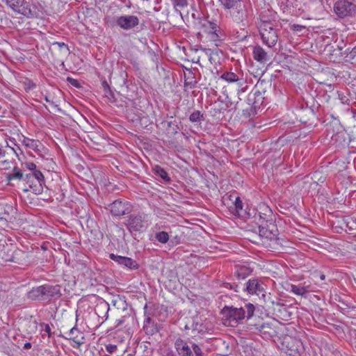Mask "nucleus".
Listing matches in <instances>:
<instances>
[{
	"mask_svg": "<svg viewBox=\"0 0 356 356\" xmlns=\"http://www.w3.org/2000/svg\"><path fill=\"white\" fill-rule=\"evenodd\" d=\"M277 323H264L259 326V331L264 339H270L278 334Z\"/></svg>",
	"mask_w": 356,
	"mask_h": 356,
	"instance_id": "12",
	"label": "nucleus"
},
{
	"mask_svg": "<svg viewBox=\"0 0 356 356\" xmlns=\"http://www.w3.org/2000/svg\"><path fill=\"white\" fill-rule=\"evenodd\" d=\"M302 28H303V26L301 25H298V24L293 25V30H296V31H301Z\"/></svg>",
	"mask_w": 356,
	"mask_h": 356,
	"instance_id": "45",
	"label": "nucleus"
},
{
	"mask_svg": "<svg viewBox=\"0 0 356 356\" xmlns=\"http://www.w3.org/2000/svg\"><path fill=\"white\" fill-rule=\"evenodd\" d=\"M14 12L21 14L27 18H37L38 13L33 10L31 6L24 0H3Z\"/></svg>",
	"mask_w": 356,
	"mask_h": 356,
	"instance_id": "6",
	"label": "nucleus"
},
{
	"mask_svg": "<svg viewBox=\"0 0 356 356\" xmlns=\"http://www.w3.org/2000/svg\"><path fill=\"white\" fill-rule=\"evenodd\" d=\"M106 90H108L106 89ZM105 95H106V97H108V98H109V95H110V96H111L112 97H113V92H111V93H110L108 91H107V92H106V93H105Z\"/></svg>",
	"mask_w": 356,
	"mask_h": 356,
	"instance_id": "48",
	"label": "nucleus"
},
{
	"mask_svg": "<svg viewBox=\"0 0 356 356\" xmlns=\"http://www.w3.org/2000/svg\"><path fill=\"white\" fill-rule=\"evenodd\" d=\"M27 297L32 300H44L42 286L33 288L27 293Z\"/></svg>",
	"mask_w": 356,
	"mask_h": 356,
	"instance_id": "24",
	"label": "nucleus"
},
{
	"mask_svg": "<svg viewBox=\"0 0 356 356\" xmlns=\"http://www.w3.org/2000/svg\"><path fill=\"white\" fill-rule=\"evenodd\" d=\"M157 177H159V179L157 178V181L161 184H169L171 181L168 173L159 165H157Z\"/></svg>",
	"mask_w": 356,
	"mask_h": 356,
	"instance_id": "27",
	"label": "nucleus"
},
{
	"mask_svg": "<svg viewBox=\"0 0 356 356\" xmlns=\"http://www.w3.org/2000/svg\"><path fill=\"white\" fill-rule=\"evenodd\" d=\"M252 273V269L245 263L235 266V275L238 280H244Z\"/></svg>",
	"mask_w": 356,
	"mask_h": 356,
	"instance_id": "20",
	"label": "nucleus"
},
{
	"mask_svg": "<svg viewBox=\"0 0 356 356\" xmlns=\"http://www.w3.org/2000/svg\"><path fill=\"white\" fill-rule=\"evenodd\" d=\"M201 51L202 52H205L206 54H209V61L211 64H213V63H215V59L212 55V52L211 51V49H201Z\"/></svg>",
	"mask_w": 356,
	"mask_h": 356,
	"instance_id": "40",
	"label": "nucleus"
},
{
	"mask_svg": "<svg viewBox=\"0 0 356 356\" xmlns=\"http://www.w3.org/2000/svg\"><path fill=\"white\" fill-rule=\"evenodd\" d=\"M175 347L179 356H193V351L188 343L182 339H177Z\"/></svg>",
	"mask_w": 356,
	"mask_h": 356,
	"instance_id": "21",
	"label": "nucleus"
},
{
	"mask_svg": "<svg viewBox=\"0 0 356 356\" xmlns=\"http://www.w3.org/2000/svg\"><path fill=\"white\" fill-rule=\"evenodd\" d=\"M26 168L33 172L36 170V165L33 162H29L25 163Z\"/></svg>",
	"mask_w": 356,
	"mask_h": 356,
	"instance_id": "42",
	"label": "nucleus"
},
{
	"mask_svg": "<svg viewBox=\"0 0 356 356\" xmlns=\"http://www.w3.org/2000/svg\"><path fill=\"white\" fill-rule=\"evenodd\" d=\"M127 356H134V355H131V354H128Z\"/></svg>",
	"mask_w": 356,
	"mask_h": 356,
	"instance_id": "55",
	"label": "nucleus"
},
{
	"mask_svg": "<svg viewBox=\"0 0 356 356\" xmlns=\"http://www.w3.org/2000/svg\"><path fill=\"white\" fill-rule=\"evenodd\" d=\"M10 152L15 154L17 157L19 156L18 153L15 148L8 146V145H7L6 147L0 145V160H1L3 163H8L7 160L2 159L6 158L7 155H9Z\"/></svg>",
	"mask_w": 356,
	"mask_h": 356,
	"instance_id": "26",
	"label": "nucleus"
},
{
	"mask_svg": "<svg viewBox=\"0 0 356 356\" xmlns=\"http://www.w3.org/2000/svg\"><path fill=\"white\" fill-rule=\"evenodd\" d=\"M220 79L226 81L228 83H236L238 89L243 85L244 81L242 76L240 77L238 74L232 72H225L220 76Z\"/></svg>",
	"mask_w": 356,
	"mask_h": 356,
	"instance_id": "22",
	"label": "nucleus"
},
{
	"mask_svg": "<svg viewBox=\"0 0 356 356\" xmlns=\"http://www.w3.org/2000/svg\"><path fill=\"white\" fill-rule=\"evenodd\" d=\"M163 127L165 125L168 126V129H167L168 134L170 135H175L179 130V127L176 124L175 121L170 120L167 122H163L161 123Z\"/></svg>",
	"mask_w": 356,
	"mask_h": 356,
	"instance_id": "29",
	"label": "nucleus"
},
{
	"mask_svg": "<svg viewBox=\"0 0 356 356\" xmlns=\"http://www.w3.org/2000/svg\"><path fill=\"white\" fill-rule=\"evenodd\" d=\"M186 84H188V85H194L195 83V81H191V82H187L186 83Z\"/></svg>",
	"mask_w": 356,
	"mask_h": 356,
	"instance_id": "51",
	"label": "nucleus"
},
{
	"mask_svg": "<svg viewBox=\"0 0 356 356\" xmlns=\"http://www.w3.org/2000/svg\"><path fill=\"white\" fill-rule=\"evenodd\" d=\"M220 1L226 9L231 10V15L235 22L239 23L243 21L245 17V12L241 0Z\"/></svg>",
	"mask_w": 356,
	"mask_h": 356,
	"instance_id": "9",
	"label": "nucleus"
},
{
	"mask_svg": "<svg viewBox=\"0 0 356 356\" xmlns=\"http://www.w3.org/2000/svg\"><path fill=\"white\" fill-rule=\"evenodd\" d=\"M162 72L163 73V88L166 89L170 88L171 86V71L170 70H165L164 68H162Z\"/></svg>",
	"mask_w": 356,
	"mask_h": 356,
	"instance_id": "32",
	"label": "nucleus"
},
{
	"mask_svg": "<svg viewBox=\"0 0 356 356\" xmlns=\"http://www.w3.org/2000/svg\"><path fill=\"white\" fill-rule=\"evenodd\" d=\"M109 305L106 302H102L95 308L96 314L100 316V314H102V312H105L104 316L106 319L108 318V311H109Z\"/></svg>",
	"mask_w": 356,
	"mask_h": 356,
	"instance_id": "30",
	"label": "nucleus"
},
{
	"mask_svg": "<svg viewBox=\"0 0 356 356\" xmlns=\"http://www.w3.org/2000/svg\"><path fill=\"white\" fill-rule=\"evenodd\" d=\"M53 46H57L60 51L64 55L70 54V49L68 46L64 42H55L53 43Z\"/></svg>",
	"mask_w": 356,
	"mask_h": 356,
	"instance_id": "35",
	"label": "nucleus"
},
{
	"mask_svg": "<svg viewBox=\"0 0 356 356\" xmlns=\"http://www.w3.org/2000/svg\"><path fill=\"white\" fill-rule=\"evenodd\" d=\"M263 42L268 47H274L277 41V34L270 22L264 21L259 25Z\"/></svg>",
	"mask_w": 356,
	"mask_h": 356,
	"instance_id": "8",
	"label": "nucleus"
},
{
	"mask_svg": "<svg viewBox=\"0 0 356 356\" xmlns=\"http://www.w3.org/2000/svg\"><path fill=\"white\" fill-rule=\"evenodd\" d=\"M202 356H204V355H202Z\"/></svg>",
	"mask_w": 356,
	"mask_h": 356,
	"instance_id": "57",
	"label": "nucleus"
},
{
	"mask_svg": "<svg viewBox=\"0 0 356 356\" xmlns=\"http://www.w3.org/2000/svg\"><path fill=\"white\" fill-rule=\"evenodd\" d=\"M67 339L72 340L79 346L83 343L84 337L83 334L79 330V329L74 326L70 329V330L66 333Z\"/></svg>",
	"mask_w": 356,
	"mask_h": 356,
	"instance_id": "23",
	"label": "nucleus"
},
{
	"mask_svg": "<svg viewBox=\"0 0 356 356\" xmlns=\"http://www.w3.org/2000/svg\"><path fill=\"white\" fill-rule=\"evenodd\" d=\"M156 314V307L153 303H147L144 307V325L143 330L147 335L146 340L143 342L145 356H152L154 352L156 337V325L154 317Z\"/></svg>",
	"mask_w": 356,
	"mask_h": 356,
	"instance_id": "1",
	"label": "nucleus"
},
{
	"mask_svg": "<svg viewBox=\"0 0 356 356\" xmlns=\"http://www.w3.org/2000/svg\"><path fill=\"white\" fill-rule=\"evenodd\" d=\"M170 243H172V245H174V243L172 240L170 241Z\"/></svg>",
	"mask_w": 356,
	"mask_h": 356,
	"instance_id": "56",
	"label": "nucleus"
},
{
	"mask_svg": "<svg viewBox=\"0 0 356 356\" xmlns=\"http://www.w3.org/2000/svg\"><path fill=\"white\" fill-rule=\"evenodd\" d=\"M347 227H348L350 230L353 229L352 227L349 226V222H347Z\"/></svg>",
	"mask_w": 356,
	"mask_h": 356,
	"instance_id": "53",
	"label": "nucleus"
},
{
	"mask_svg": "<svg viewBox=\"0 0 356 356\" xmlns=\"http://www.w3.org/2000/svg\"><path fill=\"white\" fill-rule=\"evenodd\" d=\"M110 212L114 216H121L131 211V205L127 201L115 200L109 205Z\"/></svg>",
	"mask_w": 356,
	"mask_h": 356,
	"instance_id": "11",
	"label": "nucleus"
},
{
	"mask_svg": "<svg viewBox=\"0 0 356 356\" xmlns=\"http://www.w3.org/2000/svg\"><path fill=\"white\" fill-rule=\"evenodd\" d=\"M44 99H45V101H46L47 102H50V101H49V99L48 97H47V96H46V97H45V98H44Z\"/></svg>",
	"mask_w": 356,
	"mask_h": 356,
	"instance_id": "52",
	"label": "nucleus"
},
{
	"mask_svg": "<svg viewBox=\"0 0 356 356\" xmlns=\"http://www.w3.org/2000/svg\"><path fill=\"white\" fill-rule=\"evenodd\" d=\"M32 347V345L30 342H26L24 345V349H30Z\"/></svg>",
	"mask_w": 356,
	"mask_h": 356,
	"instance_id": "46",
	"label": "nucleus"
},
{
	"mask_svg": "<svg viewBox=\"0 0 356 356\" xmlns=\"http://www.w3.org/2000/svg\"><path fill=\"white\" fill-rule=\"evenodd\" d=\"M352 220H353V222L356 223V217L355 218H353Z\"/></svg>",
	"mask_w": 356,
	"mask_h": 356,
	"instance_id": "54",
	"label": "nucleus"
},
{
	"mask_svg": "<svg viewBox=\"0 0 356 356\" xmlns=\"http://www.w3.org/2000/svg\"><path fill=\"white\" fill-rule=\"evenodd\" d=\"M116 23L122 29L128 30L137 26L139 23V20L136 16L125 15L118 17Z\"/></svg>",
	"mask_w": 356,
	"mask_h": 356,
	"instance_id": "14",
	"label": "nucleus"
},
{
	"mask_svg": "<svg viewBox=\"0 0 356 356\" xmlns=\"http://www.w3.org/2000/svg\"><path fill=\"white\" fill-rule=\"evenodd\" d=\"M255 307L252 303H246L243 307H225L222 309L224 324L227 326L236 327L245 318L250 319L254 315Z\"/></svg>",
	"mask_w": 356,
	"mask_h": 356,
	"instance_id": "2",
	"label": "nucleus"
},
{
	"mask_svg": "<svg viewBox=\"0 0 356 356\" xmlns=\"http://www.w3.org/2000/svg\"><path fill=\"white\" fill-rule=\"evenodd\" d=\"M320 279H321V280H325V275L324 274H321V275H320Z\"/></svg>",
	"mask_w": 356,
	"mask_h": 356,
	"instance_id": "50",
	"label": "nucleus"
},
{
	"mask_svg": "<svg viewBox=\"0 0 356 356\" xmlns=\"http://www.w3.org/2000/svg\"><path fill=\"white\" fill-rule=\"evenodd\" d=\"M193 63H198L200 61V56H198L196 59L194 58L192 59Z\"/></svg>",
	"mask_w": 356,
	"mask_h": 356,
	"instance_id": "49",
	"label": "nucleus"
},
{
	"mask_svg": "<svg viewBox=\"0 0 356 356\" xmlns=\"http://www.w3.org/2000/svg\"><path fill=\"white\" fill-rule=\"evenodd\" d=\"M170 235L165 231L157 232V241L166 243L170 240Z\"/></svg>",
	"mask_w": 356,
	"mask_h": 356,
	"instance_id": "34",
	"label": "nucleus"
},
{
	"mask_svg": "<svg viewBox=\"0 0 356 356\" xmlns=\"http://www.w3.org/2000/svg\"><path fill=\"white\" fill-rule=\"evenodd\" d=\"M106 350L108 353H113L117 350V346L113 344H108L106 346Z\"/></svg>",
	"mask_w": 356,
	"mask_h": 356,
	"instance_id": "39",
	"label": "nucleus"
},
{
	"mask_svg": "<svg viewBox=\"0 0 356 356\" xmlns=\"http://www.w3.org/2000/svg\"><path fill=\"white\" fill-rule=\"evenodd\" d=\"M234 204L237 213H239L243 209V202L239 197L235 198Z\"/></svg>",
	"mask_w": 356,
	"mask_h": 356,
	"instance_id": "36",
	"label": "nucleus"
},
{
	"mask_svg": "<svg viewBox=\"0 0 356 356\" xmlns=\"http://www.w3.org/2000/svg\"><path fill=\"white\" fill-rule=\"evenodd\" d=\"M198 318L195 317H190L187 318L184 325L185 330H191V332L195 334V332L200 333L204 332V326L203 324L200 323L198 321Z\"/></svg>",
	"mask_w": 356,
	"mask_h": 356,
	"instance_id": "17",
	"label": "nucleus"
},
{
	"mask_svg": "<svg viewBox=\"0 0 356 356\" xmlns=\"http://www.w3.org/2000/svg\"><path fill=\"white\" fill-rule=\"evenodd\" d=\"M258 216L259 218L257 223L259 225L258 229L260 237L270 241H276L278 239V229L273 218H266V216H262L261 213H259Z\"/></svg>",
	"mask_w": 356,
	"mask_h": 356,
	"instance_id": "3",
	"label": "nucleus"
},
{
	"mask_svg": "<svg viewBox=\"0 0 356 356\" xmlns=\"http://www.w3.org/2000/svg\"><path fill=\"white\" fill-rule=\"evenodd\" d=\"M309 286H302L300 285L291 284V291L297 296H305L309 291Z\"/></svg>",
	"mask_w": 356,
	"mask_h": 356,
	"instance_id": "28",
	"label": "nucleus"
},
{
	"mask_svg": "<svg viewBox=\"0 0 356 356\" xmlns=\"http://www.w3.org/2000/svg\"><path fill=\"white\" fill-rule=\"evenodd\" d=\"M192 348L193 353L195 354V356L204 355L202 349L197 344L193 343Z\"/></svg>",
	"mask_w": 356,
	"mask_h": 356,
	"instance_id": "38",
	"label": "nucleus"
},
{
	"mask_svg": "<svg viewBox=\"0 0 356 356\" xmlns=\"http://www.w3.org/2000/svg\"><path fill=\"white\" fill-rule=\"evenodd\" d=\"M198 24L202 31L207 34L220 27L217 20L210 19L209 16L202 18L200 17L198 19Z\"/></svg>",
	"mask_w": 356,
	"mask_h": 356,
	"instance_id": "15",
	"label": "nucleus"
},
{
	"mask_svg": "<svg viewBox=\"0 0 356 356\" xmlns=\"http://www.w3.org/2000/svg\"><path fill=\"white\" fill-rule=\"evenodd\" d=\"M149 225V220L147 216L140 215H131L127 220V226L132 233L134 232H143Z\"/></svg>",
	"mask_w": 356,
	"mask_h": 356,
	"instance_id": "10",
	"label": "nucleus"
},
{
	"mask_svg": "<svg viewBox=\"0 0 356 356\" xmlns=\"http://www.w3.org/2000/svg\"><path fill=\"white\" fill-rule=\"evenodd\" d=\"M69 80H70V83H71L72 85L77 86H76V81L75 79H69Z\"/></svg>",
	"mask_w": 356,
	"mask_h": 356,
	"instance_id": "47",
	"label": "nucleus"
},
{
	"mask_svg": "<svg viewBox=\"0 0 356 356\" xmlns=\"http://www.w3.org/2000/svg\"><path fill=\"white\" fill-rule=\"evenodd\" d=\"M35 84L32 82H29V83L26 84V90H32L35 88Z\"/></svg>",
	"mask_w": 356,
	"mask_h": 356,
	"instance_id": "44",
	"label": "nucleus"
},
{
	"mask_svg": "<svg viewBox=\"0 0 356 356\" xmlns=\"http://www.w3.org/2000/svg\"><path fill=\"white\" fill-rule=\"evenodd\" d=\"M225 37L223 30L219 27L217 29L207 33V38L216 47H219L222 43Z\"/></svg>",
	"mask_w": 356,
	"mask_h": 356,
	"instance_id": "18",
	"label": "nucleus"
},
{
	"mask_svg": "<svg viewBox=\"0 0 356 356\" xmlns=\"http://www.w3.org/2000/svg\"><path fill=\"white\" fill-rule=\"evenodd\" d=\"M191 122H198L204 120V115L200 111L193 112L189 116Z\"/></svg>",
	"mask_w": 356,
	"mask_h": 356,
	"instance_id": "33",
	"label": "nucleus"
},
{
	"mask_svg": "<svg viewBox=\"0 0 356 356\" xmlns=\"http://www.w3.org/2000/svg\"><path fill=\"white\" fill-rule=\"evenodd\" d=\"M252 55L254 59L261 64H265L270 60V56L261 46H255L253 48Z\"/></svg>",
	"mask_w": 356,
	"mask_h": 356,
	"instance_id": "19",
	"label": "nucleus"
},
{
	"mask_svg": "<svg viewBox=\"0 0 356 356\" xmlns=\"http://www.w3.org/2000/svg\"><path fill=\"white\" fill-rule=\"evenodd\" d=\"M6 179L9 181L10 184H12L10 183L13 180H22L24 179V174L22 171L17 167L15 166L13 169L12 172L8 173L6 176Z\"/></svg>",
	"mask_w": 356,
	"mask_h": 356,
	"instance_id": "25",
	"label": "nucleus"
},
{
	"mask_svg": "<svg viewBox=\"0 0 356 356\" xmlns=\"http://www.w3.org/2000/svg\"><path fill=\"white\" fill-rule=\"evenodd\" d=\"M41 326L43 327L42 331L48 334V337H50L51 336L50 326L48 324L45 323H43L42 325H41Z\"/></svg>",
	"mask_w": 356,
	"mask_h": 356,
	"instance_id": "41",
	"label": "nucleus"
},
{
	"mask_svg": "<svg viewBox=\"0 0 356 356\" xmlns=\"http://www.w3.org/2000/svg\"><path fill=\"white\" fill-rule=\"evenodd\" d=\"M333 9L339 18L352 17L356 15V1L338 0L334 3Z\"/></svg>",
	"mask_w": 356,
	"mask_h": 356,
	"instance_id": "5",
	"label": "nucleus"
},
{
	"mask_svg": "<svg viewBox=\"0 0 356 356\" xmlns=\"http://www.w3.org/2000/svg\"><path fill=\"white\" fill-rule=\"evenodd\" d=\"M102 86H103V87H104V92H105V93H106V92H107L106 89L108 90V91L110 93H111V88H110V87H109V86H108V84L107 83V82H106V81H103V83H102Z\"/></svg>",
	"mask_w": 356,
	"mask_h": 356,
	"instance_id": "43",
	"label": "nucleus"
},
{
	"mask_svg": "<svg viewBox=\"0 0 356 356\" xmlns=\"http://www.w3.org/2000/svg\"><path fill=\"white\" fill-rule=\"evenodd\" d=\"M23 143L28 147L33 149V150H39L38 146L40 144L39 140H35L33 139L25 138L23 140Z\"/></svg>",
	"mask_w": 356,
	"mask_h": 356,
	"instance_id": "31",
	"label": "nucleus"
},
{
	"mask_svg": "<svg viewBox=\"0 0 356 356\" xmlns=\"http://www.w3.org/2000/svg\"><path fill=\"white\" fill-rule=\"evenodd\" d=\"M225 286L227 288L233 289L236 292H239L241 289L250 295L255 294L259 296L260 293L264 291L263 283L259 280L255 278L250 279L243 287L238 284L231 283H227Z\"/></svg>",
	"mask_w": 356,
	"mask_h": 356,
	"instance_id": "7",
	"label": "nucleus"
},
{
	"mask_svg": "<svg viewBox=\"0 0 356 356\" xmlns=\"http://www.w3.org/2000/svg\"><path fill=\"white\" fill-rule=\"evenodd\" d=\"M24 180L29 187L23 189L24 192L31 191L36 195L42 193L45 181L42 173L40 170H35L31 173L26 174Z\"/></svg>",
	"mask_w": 356,
	"mask_h": 356,
	"instance_id": "4",
	"label": "nucleus"
},
{
	"mask_svg": "<svg viewBox=\"0 0 356 356\" xmlns=\"http://www.w3.org/2000/svg\"><path fill=\"white\" fill-rule=\"evenodd\" d=\"M175 8H183L188 5L187 0H174Z\"/></svg>",
	"mask_w": 356,
	"mask_h": 356,
	"instance_id": "37",
	"label": "nucleus"
},
{
	"mask_svg": "<svg viewBox=\"0 0 356 356\" xmlns=\"http://www.w3.org/2000/svg\"><path fill=\"white\" fill-rule=\"evenodd\" d=\"M44 300L51 298H58L61 296L60 286L59 285H42Z\"/></svg>",
	"mask_w": 356,
	"mask_h": 356,
	"instance_id": "16",
	"label": "nucleus"
},
{
	"mask_svg": "<svg viewBox=\"0 0 356 356\" xmlns=\"http://www.w3.org/2000/svg\"><path fill=\"white\" fill-rule=\"evenodd\" d=\"M109 257L111 260L117 262L121 266L127 267L130 270H134L138 268V264L136 262V261L132 259L130 257L116 255L113 253L110 254Z\"/></svg>",
	"mask_w": 356,
	"mask_h": 356,
	"instance_id": "13",
	"label": "nucleus"
}]
</instances>
